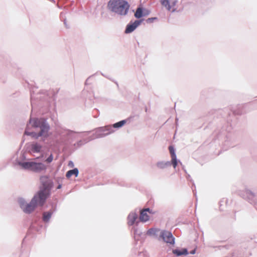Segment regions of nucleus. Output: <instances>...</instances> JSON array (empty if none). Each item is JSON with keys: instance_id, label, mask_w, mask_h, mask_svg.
I'll use <instances>...</instances> for the list:
<instances>
[{"instance_id": "nucleus-1", "label": "nucleus", "mask_w": 257, "mask_h": 257, "mask_svg": "<svg viewBox=\"0 0 257 257\" xmlns=\"http://www.w3.org/2000/svg\"><path fill=\"white\" fill-rule=\"evenodd\" d=\"M40 181L42 186L36 195L40 198V200L43 202L46 201L47 198L49 196L51 190L53 187V182L47 176H42L40 178Z\"/></svg>"}, {"instance_id": "nucleus-2", "label": "nucleus", "mask_w": 257, "mask_h": 257, "mask_svg": "<svg viewBox=\"0 0 257 257\" xmlns=\"http://www.w3.org/2000/svg\"><path fill=\"white\" fill-rule=\"evenodd\" d=\"M130 6L124 0H110L108 3V8L112 12L120 15H125Z\"/></svg>"}, {"instance_id": "nucleus-3", "label": "nucleus", "mask_w": 257, "mask_h": 257, "mask_svg": "<svg viewBox=\"0 0 257 257\" xmlns=\"http://www.w3.org/2000/svg\"><path fill=\"white\" fill-rule=\"evenodd\" d=\"M45 201L42 202L40 198L35 195L29 203H26L24 201H20V205L24 212L26 213H30L33 211L38 206H42Z\"/></svg>"}, {"instance_id": "nucleus-4", "label": "nucleus", "mask_w": 257, "mask_h": 257, "mask_svg": "<svg viewBox=\"0 0 257 257\" xmlns=\"http://www.w3.org/2000/svg\"><path fill=\"white\" fill-rule=\"evenodd\" d=\"M19 164L24 169L36 172H40L46 169V166L42 163H36L32 161L20 163Z\"/></svg>"}, {"instance_id": "nucleus-5", "label": "nucleus", "mask_w": 257, "mask_h": 257, "mask_svg": "<svg viewBox=\"0 0 257 257\" xmlns=\"http://www.w3.org/2000/svg\"><path fill=\"white\" fill-rule=\"evenodd\" d=\"M160 237L163 240L168 243L173 244L174 243V238L172 233L167 231L163 230L160 233Z\"/></svg>"}, {"instance_id": "nucleus-6", "label": "nucleus", "mask_w": 257, "mask_h": 257, "mask_svg": "<svg viewBox=\"0 0 257 257\" xmlns=\"http://www.w3.org/2000/svg\"><path fill=\"white\" fill-rule=\"evenodd\" d=\"M40 128H41L40 133L38 134H36V133H31L32 136L36 138H38L39 137L41 136L47 137L48 136V133L49 130V125L45 123L42 124V126Z\"/></svg>"}, {"instance_id": "nucleus-7", "label": "nucleus", "mask_w": 257, "mask_h": 257, "mask_svg": "<svg viewBox=\"0 0 257 257\" xmlns=\"http://www.w3.org/2000/svg\"><path fill=\"white\" fill-rule=\"evenodd\" d=\"M161 3L162 5L165 7L168 11L173 12L176 9L175 6L176 4V1L161 0Z\"/></svg>"}, {"instance_id": "nucleus-8", "label": "nucleus", "mask_w": 257, "mask_h": 257, "mask_svg": "<svg viewBox=\"0 0 257 257\" xmlns=\"http://www.w3.org/2000/svg\"><path fill=\"white\" fill-rule=\"evenodd\" d=\"M152 213V210L149 208H146L141 210L140 215V220L142 222H145L149 220V214Z\"/></svg>"}, {"instance_id": "nucleus-9", "label": "nucleus", "mask_w": 257, "mask_h": 257, "mask_svg": "<svg viewBox=\"0 0 257 257\" xmlns=\"http://www.w3.org/2000/svg\"><path fill=\"white\" fill-rule=\"evenodd\" d=\"M141 23V21L137 20L133 24L127 25L125 30V33L128 34L132 32L140 25Z\"/></svg>"}, {"instance_id": "nucleus-10", "label": "nucleus", "mask_w": 257, "mask_h": 257, "mask_svg": "<svg viewBox=\"0 0 257 257\" xmlns=\"http://www.w3.org/2000/svg\"><path fill=\"white\" fill-rule=\"evenodd\" d=\"M30 123L32 125L35 127H41L42 124L45 123L44 120L38 118H31L30 119Z\"/></svg>"}, {"instance_id": "nucleus-11", "label": "nucleus", "mask_w": 257, "mask_h": 257, "mask_svg": "<svg viewBox=\"0 0 257 257\" xmlns=\"http://www.w3.org/2000/svg\"><path fill=\"white\" fill-rule=\"evenodd\" d=\"M149 12L147 10H143L141 8H138L135 14V16L137 19H140L143 16H147L149 14Z\"/></svg>"}, {"instance_id": "nucleus-12", "label": "nucleus", "mask_w": 257, "mask_h": 257, "mask_svg": "<svg viewBox=\"0 0 257 257\" xmlns=\"http://www.w3.org/2000/svg\"><path fill=\"white\" fill-rule=\"evenodd\" d=\"M169 150L171 156L172 165L173 167L175 168L177 165V160L175 153L174 149L172 146H170L169 147Z\"/></svg>"}, {"instance_id": "nucleus-13", "label": "nucleus", "mask_w": 257, "mask_h": 257, "mask_svg": "<svg viewBox=\"0 0 257 257\" xmlns=\"http://www.w3.org/2000/svg\"><path fill=\"white\" fill-rule=\"evenodd\" d=\"M138 218V215L135 212L129 214L127 217V224L130 226H132L135 223Z\"/></svg>"}, {"instance_id": "nucleus-14", "label": "nucleus", "mask_w": 257, "mask_h": 257, "mask_svg": "<svg viewBox=\"0 0 257 257\" xmlns=\"http://www.w3.org/2000/svg\"><path fill=\"white\" fill-rule=\"evenodd\" d=\"M173 253L176 254L177 256H180L181 255H186L188 254L187 249L186 248H183L181 250L179 249H173Z\"/></svg>"}, {"instance_id": "nucleus-15", "label": "nucleus", "mask_w": 257, "mask_h": 257, "mask_svg": "<svg viewBox=\"0 0 257 257\" xmlns=\"http://www.w3.org/2000/svg\"><path fill=\"white\" fill-rule=\"evenodd\" d=\"M78 175V170L77 168H75L73 170H71L68 171L66 173V176L67 178H69L71 177L72 175H75L76 177H77Z\"/></svg>"}, {"instance_id": "nucleus-16", "label": "nucleus", "mask_w": 257, "mask_h": 257, "mask_svg": "<svg viewBox=\"0 0 257 257\" xmlns=\"http://www.w3.org/2000/svg\"><path fill=\"white\" fill-rule=\"evenodd\" d=\"M52 213L51 212H45L43 214V220L44 222H48L50 220Z\"/></svg>"}, {"instance_id": "nucleus-17", "label": "nucleus", "mask_w": 257, "mask_h": 257, "mask_svg": "<svg viewBox=\"0 0 257 257\" xmlns=\"http://www.w3.org/2000/svg\"><path fill=\"white\" fill-rule=\"evenodd\" d=\"M41 146L38 144H34L32 146V151L34 153L39 152L41 150Z\"/></svg>"}, {"instance_id": "nucleus-18", "label": "nucleus", "mask_w": 257, "mask_h": 257, "mask_svg": "<svg viewBox=\"0 0 257 257\" xmlns=\"http://www.w3.org/2000/svg\"><path fill=\"white\" fill-rule=\"evenodd\" d=\"M126 123V121L124 120L120 121L118 122H116L113 124V127L117 128V127H120Z\"/></svg>"}, {"instance_id": "nucleus-19", "label": "nucleus", "mask_w": 257, "mask_h": 257, "mask_svg": "<svg viewBox=\"0 0 257 257\" xmlns=\"http://www.w3.org/2000/svg\"><path fill=\"white\" fill-rule=\"evenodd\" d=\"M53 160V155L51 154L46 160V161L48 163H51Z\"/></svg>"}, {"instance_id": "nucleus-20", "label": "nucleus", "mask_w": 257, "mask_h": 257, "mask_svg": "<svg viewBox=\"0 0 257 257\" xmlns=\"http://www.w3.org/2000/svg\"><path fill=\"white\" fill-rule=\"evenodd\" d=\"M165 166V164L163 163H158L157 164V166L160 168H163Z\"/></svg>"}, {"instance_id": "nucleus-21", "label": "nucleus", "mask_w": 257, "mask_h": 257, "mask_svg": "<svg viewBox=\"0 0 257 257\" xmlns=\"http://www.w3.org/2000/svg\"><path fill=\"white\" fill-rule=\"evenodd\" d=\"M156 18H149L147 20V22H149V23H150V22H152V21L154 20V19H155Z\"/></svg>"}, {"instance_id": "nucleus-22", "label": "nucleus", "mask_w": 257, "mask_h": 257, "mask_svg": "<svg viewBox=\"0 0 257 257\" xmlns=\"http://www.w3.org/2000/svg\"><path fill=\"white\" fill-rule=\"evenodd\" d=\"M61 187H62L61 185L60 184L58 186V187H57V189H59L61 188Z\"/></svg>"}, {"instance_id": "nucleus-23", "label": "nucleus", "mask_w": 257, "mask_h": 257, "mask_svg": "<svg viewBox=\"0 0 257 257\" xmlns=\"http://www.w3.org/2000/svg\"><path fill=\"white\" fill-rule=\"evenodd\" d=\"M195 249H194L192 251H191L190 253L191 254H194V253H195Z\"/></svg>"}]
</instances>
